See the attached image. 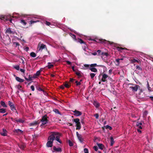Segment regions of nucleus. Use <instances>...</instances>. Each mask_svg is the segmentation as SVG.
Listing matches in <instances>:
<instances>
[{
  "label": "nucleus",
  "mask_w": 153,
  "mask_h": 153,
  "mask_svg": "<svg viewBox=\"0 0 153 153\" xmlns=\"http://www.w3.org/2000/svg\"><path fill=\"white\" fill-rule=\"evenodd\" d=\"M38 137V135L37 134H34L33 135V138H36Z\"/></svg>",
  "instance_id": "nucleus-64"
},
{
  "label": "nucleus",
  "mask_w": 153,
  "mask_h": 153,
  "mask_svg": "<svg viewBox=\"0 0 153 153\" xmlns=\"http://www.w3.org/2000/svg\"><path fill=\"white\" fill-rule=\"evenodd\" d=\"M37 77L38 76H37V75H36V74H33V76H32V77L33 78L35 79L37 78Z\"/></svg>",
  "instance_id": "nucleus-53"
},
{
  "label": "nucleus",
  "mask_w": 153,
  "mask_h": 153,
  "mask_svg": "<svg viewBox=\"0 0 153 153\" xmlns=\"http://www.w3.org/2000/svg\"><path fill=\"white\" fill-rule=\"evenodd\" d=\"M66 62L67 63L68 65H71V62H70L69 61H66Z\"/></svg>",
  "instance_id": "nucleus-62"
},
{
  "label": "nucleus",
  "mask_w": 153,
  "mask_h": 153,
  "mask_svg": "<svg viewBox=\"0 0 153 153\" xmlns=\"http://www.w3.org/2000/svg\"><path fill=\"white\" fill-rule=\"evenodd\" d=\"M19 70L21 72H22V73H25V69L20 68V69H19Z\"/></svg>",
  "instance_id": "nucleus-63"
},
{
  "label": "nucleus",
  "mask_w": 153,
  "mask_h": 153,
  "mask_svg": "<svg viewBox=\"0 0 153 153\" xmlns=\"http://www.w3.org/2000/svg\"><path fill=\"white\" fill-rule=\"evenodd\" d=\"M102 56H108L109 55V54H108V53H107V52L105 53V52H102Z\"/></svg>",
  "instance_id": "nucleus-40"
},
{
  "label": "nucleus",
  "mask_w": 153,
  "mask_h": 153,
  "mask_svg": "<svg viewBox=\"0 0 153 153\" xmlns=\"http://www.w3.org/2000/svg\"><path fill=\"white\" fill-rule=\"evenodd\" d=\"M76 130H79L81 129V125L80 122L77 124H76Z\"/></svg>",
  "instance_id": "nucleus-22"
},
{
  "label": "nucleus",
  "mask_w": 153,
  "mask_h": 153,
  "mask_svg": "<svg viewBox=\"0 0 153 153\" xmlns=\"http://www.w3.org/2000/svg\"><path fill=\"white\" fill-rule=\"evenodd\" d=\"M111 139V146H112L114 143V140L113 138L112 137H110Z\"/></svg>",
  "instance_id": "nucleus-28"
},
{
  "label": "nucleus",
  "mask_w": 153,
  "mask_h": 153,
  "mask_svg": "<svg viewBox=\"0 0 153 153\" xmlns=\"http://www.w3.org/2000/svg\"><path fill=\"white\" fill-rule=\"evenodd\" d=\"M84 66L85 67L87 68H88L89 66H90V65L88 64H84Z\"/></svg>",
  "instance_id": "nucleus-52"
},
{
  "label": "nucleus",
  "mask_w": 153,
  "mask_h": 153,
  "mask_svg": "<svg viewBox=\"0 0 153 153\" xmlns=\"http://www.w3.org/2000/svg\"><path fill=\"white\" fill-rule=\"evenodd\" d=\"M39 22V21H35L33 20H30L29 22V24L30 25H31L37 22Z\"/></svg>",
  "instance_id": "nucleus-31"
},
{
  "label": "nucleus",
  "mask_w": 153,
  "mask_h": 153,
  "mask_svg": "<svg viewBox=\"0 0 153 153\" xmlns=\"http://www.w3.org/2000/svg\"><path fill=\"white\" fill-rule=\"evenodd\" d=\"M15 131L17 133H18L19 132H20L21 133H22L23 132V131H22V130L19 129H17L15 130Z\"/></svg>",
  "instance_id": "nucleus-36"
},
{
  "label": "nucleus",
  "mask_w": 153,
  "mask_h": 153,
  "mask_svg": "<svg viewBox=\"0 0 153 153\" xmlns=\"http://www.w3.org/2000/svg\"><path fill=\"white\" fill-rule=\"evenodd\" d=\"M97 54L98 55H102V52L100 50H98L97 51Z\"/></svg>",
  "instance_id": "nucleus-43"
},
{
  "label": "nucleus",
  "mask_w": 153,
  "mask_h": 153,
  "mask_svg": "<svg viewBox=\"0 0 153 153\" xmlns=\"http://www.w3.org/2000/svg\"><path fill=\"white\" fill-rule=\"evenodd\" d=\"M6 112V109L2 108H1V113H4Z\"/></svg>",
  "instance_id": "nucleus-44"
},
{
  "label": "nucleus",
  "mask_w": 153,
  "mask_h": 153,
  "mask_svg": "<svg viewBox=\"0 0 153 153\" xmlns=\"http://www.w3.org/2000/svg\"><path fill=\"white\" fill-rule=\"evenodd\" d=\"M94 116L95 117L96 119H98L99 117V114H96L94 115Z\"/></svg>",
  "instance_id": "nucleus-54"
},
{
  "label": "nucleus",
  "mask_w": 153,
  "mask_h": 153,
  "mask_svg": "<svg viewBox=\"0 0 153 153\" xmlns=\"http://www.w3.org/2000/svg\"><path fill=\"white\" fill-rule=\"evenodd\" d=\"M84 151L85 153H88V150L87 148L84 149Z\"/></svg>",
  "instance_id": "nucleus-55"
},
{
  "label": "nucleus",
  "mask_w": 153,
  "mask_h": 153,
  "mask_svg": "<svg viewBox=\"0 0 153 153\" xmlns=\"http://www.w3.org/2000/svg\"><path fill=\"white\" fill-rule=\"evenodd\" d=\"M53 152H61L62 151V149L61 148H57L55 146H54L53 148Z\"/></svg>",
  "instance_id": "nucleus-10"
},
{
  "label": "nucleus",
  "mask_w": 153,
  "mask_h": 153,
  "mask_svg": "<svg viewBox=\"0 0 153 153\" xmlns=\"http://www.w3.org/2000/svg\"><path fill=\"white\" fill-rule=\"evenodd\" d=\"M78 42H79L81 44L83 43L85 45H86L85 42H84L81 39H78Z\"/></svg>",
  "instance_id": "nucleus-34"
},
{
  "label": "nucleus",
  "mask_w": 153,
  "mask_h": 153,
  "mask_svg": "<svg viewBox=\"0 0 153 153\" xmlns=\"http://www.w3.org/2000/svg\"><path fill=\"white\" fill-rule=\"evenodd\" d=\"M64 84L65 87L68 88H69L71 85L69 84L67 82H65V83Z\"/></svg>",
  "instance_id": "nucleus-29"
},
{
  "label": "nucleus",
  "mask_w": 153,
  "mask_h": 153,
  "mask_svg": "<svg viewBox=\"0 0 153 153\" xmlns=\"http://www.w3.org/2000/svg\"><path fill=\"white\" fill-rule=\"evenodd\" d=\"M58 134L57 133L53 132L49 136L48 138V141L46 144L47 147H51L52 146L53 141L55 139V136Z\"/></svg>",
  "instance_id": "nucleus-1"
},
{
  "label": "nucleus",
  "mask_w": 153,
  "mask_h": 153,
  "mask_svg": "<svg viewBox=\"0 0 153 153\" xmlns=\"http://www.w3.org/2000/svg\"><path fill=\"white\" fill-rule=\"evenodd\" d=\"M41 122H42V123L40 125L41 126H42L48 123V121H45V122L44 121H41Z\"/></svg>",
  "instance_id": "nucleus-45"
},
{
  "label": "nucleus",
  "mask_w": 153,
  "mask_h": 153,
  "mask_svg": "<svg viewBox=\"0 0 153 153\" xmlns=\"http://www.w3.org/2000/svg\"><path fill=\"white\" fill-rule=\"evenodd\" d=\"M56 113L58 114H61V113L59 111V110L57 109H54L53 110Z\"/></svg>",
  "instance_id": "nucleus-35"
},
{
  "label": "nucleus",
  "mask_w": 153,
  "mask_h": 153,
  "mask_svg": "<svg viewBox=\"0 0 153 153\" xmlns=\"http://www.w3.org/2000/svg\"><path fill=\"white\" fill-rule=\"evenodd\" d=\"M73 112L74 113V115L76 116H79L82 115V113L78 110H75L74 111H73Z\"/></svg>",
  "instance_id": "nucleus-5"
},
{
  "label": "nucleus",
  "mask_w": 153,
  "mask_h": 153,
  "mask_svg": "<svg viewBox=\"0 0 153 153\" xmlns=\"http://www.w3.org/2000/svg\"><path fill=\"white\" fill-rule=\"evenodd\" d=\"M142 124L141 123H139L138 122H137L136 124V126L137 127H138L140 129H141L142 128L141 126V125H142Z\"/></svg>",
  "instance_id": "nucleus-21"
},
{
  "label": "nucleus",
  "mask_w": 153,
  "mask_h": 153,
  "mask_svg": "<svg viewBox=\"0 0 153 153\" xmlns=\"http://www.w3.org/2000/svg\"><path fill=\"white\" fill-rule=\"evenodd\" d=\"M41 71L40 70L38 71H37L36 73L35 74L38 76H39L40 74Z\"/></svg>",
  "instance_id": "nucleus-47"
},
{
  "label": "nucleus",
  "mask_w": 153,
  "mask_h": 153,
  "mask_svg": "<svg viewBox=\"0 0 153 153\" xmlns=\"http://www.w3.org/2000/svg\"><path fill=\"white\" fill-rule=\"evenodd\" d=\"M148 89L149 92H151L152 91V89L150 86H148Z\"/></svg>",
  "instance_id": "nucleus-61"
},
{
  "label": "nucleus",
  "mask_w": 153,
  "mask_h": 153,
  "mask_svg": "<svg viewBox=\"0 0 153 153\" xmlns=\"http://www.w3.org/2000/svg\"><path fill=\"white\" fill-rule=\"evenodd\" d=\"M5 33L10 34H14L15 33V32L12 31L10 28H8L6 30Z\"/></svg>",
  "instance_id": "nucleus-9"
},
{
  "label": "nucleus",
  "mask_w": 153,
  "mask_h": 153,
  "mask_svg": "<svg viewBox=\"0 0 153 153\" xmlns=\"http://www.w3.org/2000/svg\"><path fill=\"white\" fill-rule=\"evenodd\" d=\"M76 134L77 135V137L78 138V139L79 140V141L81 143H82L83 141V139L82 138V136L80 134H79L78 132H76Z\"/></svg>",
  "instance_id": "nucleus-7"
},
{
  "label": "nucleus",
  "mask_w": 153,
  "mask_h": 153,
  "mask_svg": "<svg viewBox=\"0 0 153 153\" xmlns=\"http://www.w3.org/2000/svg\"><path fill=\"white\" fill-rule=\"evenodd\" d=\"M91 40L97 43H100L103 44H106L108 42V41L102 39H99L97 38H95V39H93Z\"/></svg>",
  "instance_id": "nucleus-3"
},
{
  "label": "nucleus",
  "mask_w": 153,
  "mask_h": 153,
  "mask_svg": "<svg viewBox=\"0 0 153 153\" xmlns=\"http://www.w3.org/2000/svg\"><path fill=\"white\" fill-rule=\"evenodd\" d=\"M30 88L32 90V91H34V86L33 85H31V86H30Z\"/></svg>",
  "instance_id": "nucleus-59"
},
{
  "label": "nucleus",
  "mask_w": 153,
  "mask_h": 153,
  "mask_svg": "<svg viewBox=\"0 0 153 153\" xmlns=\"http://www.w3.org/2000/svg\"><path fill=\"white\" fill-rule=\"evenodd\" d=\"M30 56L32 57H35L36 56V55L35 53L32 52L30 53Z\"/></svg>",
  "instance_id": "nucleus-32"
},
{
  "label": "nucleus",
  "mask_w": 153,
  "mask_h": 153,
  "mask_svg": "<svg viewBox=\"0 0 153 153\" xmlns=\"http://www.w3.org/2000/svg\"><path fill=\"white\" fill-rule=\"evenodd\" d=\"M13 67L17 70H19V66L18 65H16L13 66Z\"/></svg>",
  "instance_id": "nucleus-42"
},
{
  "label": "nucleus",
  "mask_w": 153,
  "mask_h": 153,
  "mask_svg": "<svg viewBox=\"0 0 153 153\" xmlns=\"http://www.w3.org/2000/svg\"><path fill=\"white\" fill-rule=\"evenodd\" d=\"M97 144L99 149L101 150H103L104 148V145L102 143H97Z\"/></svg>",
  "instance_id": "nucleus-14"
},
{
  "label": "nucleus",
  "mask_w": 153,
  "mask_h": 153,
  "mask_svg": "<svg viewBox=\"0 0 153 153\" xmlns=\"http://www.w3.org/2000/svg\"><path fill=\"white\" fill-rule=\"evenodd\" d=\"M18 146L20 149L22 150H23L25 147V145L24 143L19 144Z\"/></svg>",
  "instance_id": "nucleus-17"
},
{
  "label": "nucleus",
  "mask_w": 153,
  "mask_h": 153,
  "mask_svg": "<svg viewBox=\"0 0 153 153\" xmlns=\"http://www.w3.org/2000/svg\"><path fill=\"white\" fill-rule=\"evenodd\" d=\"M90 75L91 77V79H93L94 76H95L96 74L94 73H91L90 74Z\"/></svg>",
  "instance_id": "nucleus-38"
},
{
  "label": "nucleus",
  "mask_w": 153,
  "mask_h": 153,
  "mask_svg": "<svg viewBox=\"0 0 153 153\" xmlns=\"http://www.w3.org/2000/svg\"><path fill=\"white\" fill-rule=\"evenodd\" d=\"M55 140L59 143H62V141L60 140L59 137V136H57L56 137Z\"/></svg>",
  "instance_id": "nucleus-30"
},
{
  "label": "nucleus",
  "mask_w": 153,
  "mask_h": 153,
  "mask_svg": "<svg viewBox=\"0 0 153 153\" xmlns=\"http://www.w3.org/2000/svg\"><path fill=\"white\" fill-rule=\"evenodd\" d=\"M68 143L69 146H72L74 145L73 143L70 140H69Z\"/></svg>",
  "instance_id": "nucleus-46"
},
{
  "label": "nucleus",
  "mask_w": 153,
  "mask_h": 153,
  "mask_svg": "<svg viewBox=\"0 0 153 153\" xmlns=\"http://www.w3.org/2000/svg\"><path fill=\"white\" fill-rule=\"evenodd\" d=\"M8 104L9 105L10 107L12 105H13L14 104H13V103L9 101L8 102Z\"/></svg>",
  "instance_id": "nucleus-57"
},
{
  "label": "nucleus",
  "mask_w": 153,
  "mask_h": 153,
  "mask_svg": "<svg viewBox=\"0 0 153 153\" xmlns=\"http://www.w3.org/2000/svg\"><path fill=\"white\" fill-rule=\"evenodd\" d=\"M90 67H93L94 68L95 67L98 66L100 67H103L104 66L102 65H97L96 63L92 64L90 65Z\"/></svg>",
  "instance_id": "nucleus-12"
},
{
  "label": "nucleus",
  "mask_w": 153,
  "mask_h": 153,
  "mask_svg": "<svg viewBox=\"0 0 153 153\" xmlns=\"http://www.w3.org/2000/svg\"><path fill=\"white\" fill-rule=\"evenodd\" d=\"M39 123L37 121H35L32 123H30L29 124V125L30 126H36Z\"/></svg>",
  "instance_id": "nucleus-15"
},
{
  "label": "nucleus",
  "mask_w": 153,
  "mask_h": 153,
  "mask_svg": "<svg viewBox=\"0 0 153 153\" xmlns=\"http://www.w3.org/2000/svg\"><path fill=\"white\" fill-rule=\"evenodd\" d=\"M89 69L92 71L94 72H97V69L93 67H90Z\"/></svg>",
  "instance_id": "nucleus-18"
},
{
  "label": "nucleus",
  "mask_w": 153,
  "mask_h": 153,
  "mask_svg": "<svg viewBox=\"0 0 153 153\" xmlns=\"http://www.w3.org/2000/svg\"><path fill=\"white\" fill-rule=\"evenodd\" d=\"M32 78H33L32 77H31V76L29 75V78H28L29 81L32 80Z\"/></svg>",
  "instance_id": "nucleus-60"
},
{
  "label": "nucleus",
  "mask_w": 153,
  "mask_h": 153,
  "mask_svg": "<svg viewBox=\"0 0 153 153\" xmlns=\"http://www.w3.org/2000/svg\"><path fill=\"white\" fill-rule=\"evenodd\" d=\"M73 121L76 124H78L80 122L79 119V118L74 119L73 120Z\"/></svg>",
  "instance_id": "nucleus-24"
},
{
  "label": "nucleus",
  "mask_w": 153,
  "mask_h": 153,
  "mask_svg": "<svg viewBox=\"0 0 153 153\" xmlns=\"http://www.w3.org/2000/svg\"><path fill=\"white\" fill-rule=\"evenodd\" d=\"M16 122L20 123H23L25 121L24 120H22L21 119H19L18 120L16 119Z\"/></svg>",
  "instance_id": "nucleus-27"
},
{
  "label": "nucleus",
  "mask_w": 153,
  "mask_h": 153,
  "mask_svg": "<svg viewBox=\"0 0 153 153\" xmlns=\"http://www.w3.org/2000/svg\"><path fill=\"white\" fill-rule=\"evenodd\" d=\"M1 135L3 136H6L7 135V131L5 129H3V131L1 133Z\"/></svg>",
  "instance_id": "nucleus-13"
},
{
  "label": "nucleus",
  "mask_w": 153,
  "mask_h": 153,
  "mask_svg": "<svg viewBox=\"0 0 153 153\" xmlns=\"http://www.w3.org/2000/svg\"><path fill=\"white\" fill-rule=\"evenodd\" d=\"M117 49L118 51H121V52H122V51L123 50H124V49L127 50V49L126 48H123L122 47H117Z\"/></svg>",
  "instance_id": "nucleus-26"
},
{
  "label": "nucleus",
  "mask_w": 153,
  "mask_h": 153,
  "mask_svg": "<svg viewBox=\"0 0 153 153\" xmlns=\"http://www.w3.org/2000/svg\"><path fill=\"white\" fill-rule=\"evenodd\" d=\"M45 24L46 25L48 26H49L51 25V23L49 22L46 21Z\"/></svg>",
  "instance_id": "nucleus-51"
},
{
  "label": "nucleus",
  "mask_w": 153,
  "mask_h": 153,
  "mask_svg": "<svg viewBox=\"0 0 153 153\" xmlns=\"http://www.w3.org/2000/svg\"><path fill=\"white\" fill-rule=\"evenodd\" d=\"M1 105L3 107L6 108L7 107V105L5 102L2 101H1Z\"/></svg>",
  "instance_id": "nucleus-25"
},
{
  "label": "nucleus",
  "mask_w": 153,
  "mask_h": 153,
  "mask_svg": "<svg viewBox=\"0 0 153 153\" xmlns=\"http://www.w3.org/2000/svg\"><path fill=\"white\" fill-rule=\"evenodd\" d=\"M105 128L109 129L110 130H111L112 129V127L109 125H106L105 126Z\"/></svg>",
  "instance_id": "nucleus-41"
},
{
  "label": "nucleus",
  "mask_w": 153,
  "mask_h": 153,
  "mask_svg": "<svg viewBox=\"0 0 153 153\" xmlns=\"http://www.w3.org/2000/svg\"><path fill=\"white\" fill-rule=\"evenodd\" d=\"M37 89L39 91H43V92L44 91L40 87H38Z\"/></svg>",
  "instance_id": "nucleus-56"
},
{
  "label": "nucleus",
  "mask_w": 153,
  "mask_h": 153,
  "mask_svg": "<svg viewBox=\"0 0 153 153\" xmlns=\"http://www.w3.org/2000/svg\"><path fill=\"white\" fill-rule=\"evenodd\" d=\"M130 61L132 63H134L135 62L138 63L139 62L138 60L134 58L131 59Z\"/></svg>",
  "instance_id": "nucleus-23"
},
{
  "label": "nucleus",
  "mask_w": 153,
  "mask_h": 153,
  "mask_svg": "<svg viewBox=\"0 0 153 153\" xmlns=\"http://www.w3.org/2000/svg\"><path fill=\"white\" fill-rule=\"evenodd\" d=\"M120 59H116L115 60L116 62L118 63V65L120 64Z\"/></svg>",
  "instance_id": "nucleus-58"
},
{
  "label": "nucleus",
  "mask_w": 153,
  "mask_h": 153,
  "mask_svg": "<svg viewBox=\"0 0 153 153\" xmlns=\"http://www.w3.org/2000/svg\"><path fill=\"white\" fill-rule=\"evenodd\" d=\"M16 81L19 82H23L24 81V80L20 78L19 77L16 76Z\"/></svg>",
  "instance_id": "nucleus-19"
},
{
  "label": "nucleus",
  "mask_w": 153,
  "mask_h": 153,
  "mask_svg": "<svg viewBox=\"0 0 153 153\" xmlns=\"http://www.w3.org/2000/svg\"><path fill=\"white\" fill-rule=\"evenodd\" d=\"M136 68V69H137L138 70L140 71H142V69L138 65H137Z\"/></svg>",
  "instance_id": "nucleus-48"
},
{
  "label": "nucleus",
  "mask_w": 153,
  "mask_h": 153,
  "mask_svg": "<svg viewBox=\"0 0 153 153\" xmlns=\"http://www.w3.org/2000/svg\"><path fill=\"white\" fill-rule=\"evenodd\" d=\"M48 68H50L53 66V65L51 64L50 62H48Z\"/></svg>",
  "instance_id": "nucleus-39"
},
{
  "label": "nucleus",
  "mask_w": 153,
  "mask_h": 153,
  "mask_svg": "<svg viewBox=\"0 0 153 153\" xmlns=\"http://www.w3.org/2000/svg\"><path fill=\"white\" fill-rule=\"evenodd\" d=\"M10 108L11 110L14 111V110H16V107L14 105H12L10 107Z\"/></svg>",
  "instance_id": "nucleus-33"
},
{
  "label": "nucleus",
  "mask_w": 153,
  "mask_h": 153,
  "mask_svg": "<svg viewBox=\"0 0 153 153\" xmlns=\"http://www.w3.org/2000/svg\"><path fill=\"white\" fill-rule=\"evenodd\" d=\"M45 48H46V45L43 44H41V42H39L37 50L38 51H42Z\"/></svg>",
  "instance_id": "nucleus-4"
},
{
  "label": "nucleus",
  "mask_w": 153,
  "mask_h": 153,
  "mask_svg": "<svg viewBox=\"0 0 153 153\" xmlns=\"http://www.w3.org/2000/svg\"><path fill=\"white\" fill-rule=\"evenodd\" d=\"M75 74L78 76L79 78L81 77L82 76L81 72L80 71H76Z\"/></svg>",
  "instance_id": "nucleus-20"
},
{
  "label": "nucleus",
  "mask_w": 153,
  "mask_h": 153,
  "mask_svg": "<svg viewBox=\"0 0 153 153\" xmlns=\"http://www.w3.org/2000/svg\"><path fill=\"white\" fill-rule=\"evenodd\" d=\"M49 117H48L46 115H45L42 117V119L41 120V121H48V118Z\"/></svg>",
  "instance_id": "nucleus-11"
},
{
  "label": "nucleus",
  "mask_w": 153,
  "mask_h": 153,
  "mask_svg": "<svg viewBox=\"0 0 153 153\" xmlns=\"http://www.w3.org/2000/svg\"><path fill=\"white\" fill-rule=\"evenodd\" d=\"M93 104L97 108H99L100 106L99 103L96 101H94L93 103Z\"/></svg>",
  "instance_id": "nucleus-16"
},
{
  "label": "nucleus",
  "mask_w": 153,
  "mask_h": 153,
  "mask_svg": "<svg viewBox=\"0 0 153 153\" xmlns=\"http://www.w3.org/2000/svg\"><path fill=\"white\" fill-rule=\"evenodd\" d=\"M10 17V16H9L1 15V22H2L3 20L6 22L9 20L10 22L12 23V19Z\"/></svg>",
  "instance_id": "nucleus-2"
},
{
  "label": "nucleus",
  "mask_w": 153,
  "mask_h": 153,
  "mask_svg": "<svg viewBox=\"0 0 153 153\" xmlns=\"http://www.w3.org/2000/svg\"><path fill=\"white\" fill-rule=\"evenodd\" d=\"M93 149L96 151H97L98 150V148L97 146H94L93 147Z\"/></svg>",
  "instance_id": "nucleus-50"
},
{
  "label": "nucleus",
  "mask_w": 153,
  "mask_h": 153,
  "mask_svg": "<svg viewBox=\"0 0 153 153\" xmlns=\"http://www.w3.org/2000/svg\"><path fill=\"white\" fill-rule=\"evenodd\" d=\"M20 22L24 25H25L27 24V23L23 19L21 20Z\"/></svg>",
  "instance_id": "nucleus-37"
},
{
  "label": "nucleus",
  "mask_w": 153,
  "mask_h": 153,
  "mask_svg": "<svg viewBox=\"0 0 153 153\" xmlns=\"http://www.w3.org/2000/svg\"><path fill=\"white\" fill-rule=\"evenodd\" d=\"M75 83H76V85L77 86L80 85L81 84V83L80 82H78L77 81H76L75 82Z\"/></svg>",
  "instance_id": "nucleus-49"
},
{
  "label": "nucleus",
  "mask_w": 153,
  "mask_h": 153,
  "mask_svg": "<svg viewBox=\"0 0 153 153\" xmlns=\"http://www.w3.org/2000/svg\"><path fill=\"white\" fill-rule=\"evenodd\" d=\"M109 78V76L106 74H104L102 75V77L101 79V81L103 82H105L107 81V78Z\"/></svg>",
  "instance_id": "nucleus-6"
},
{
  "label": "nucleus",
  "mask_w": 153,
  "mask_h": 153,
  "mask_svg": "<svg viewBox=\"0 0 153 153\" xmlns=\"http://www.w3.org/2000/svg\"><path fill=\"white\" fill-rule=\"evenodd\" d=\"M138 87H139V85H135L134 87L131 86L129 87V88L132 89L133 91H136L138 89Z\"/></svg>",
  "instance_id": "nucleus-8"
}]
</instances>
